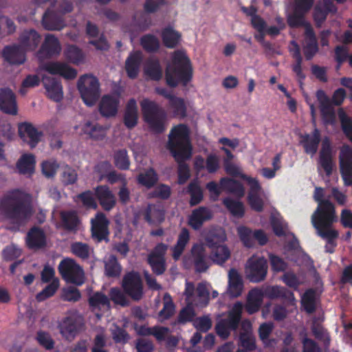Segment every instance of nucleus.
Instances as JSON below:
<instances>
[{
  "label": "nucleus",
  "mask_w": 352,
  "mask_h": 352,
  "mask_svg": "<svg viewBox=\"0 0 352 352\" xmlns=\"http://www.w3.org/2000/svg\"><path fill=\"white\" fill-rule=\"evenodd\" d=\"M167 148L178 164V184H184L190 176L189 166L185 162L190 160L192 154L187 125L179 124L172 128L168 135Z\"/></svg>",
  "instance_id": "f257e3e1"
},
{
  "label": "nucleus",
  "mask_w": 352,
  "mask_h": 352,
  "mask_svg": "<svg viewBox=\"0 0 352 352\" xmlns=\"http://www.w3.org/2000/svg\"><path fill=\"white\" fill-rule=\"evenodd\" d=\"M323 188L316 187L314 199L318 205L311 217V221L318 235L326 239L329 244L335 246V240L338 236V232L331 229L332 224L336 221L335 207L329 200L323 199Z\"/></svg>",
  "instance_id": "f03ea898"
},
{
  "label": "nucleus",
  "mask_w": 352,
  "mask_h": 352,
  "mask_svg": "<svg viewBox=\"0 0 352 352\" xmlns=\"http://www.w3.org/2000/svg\"><path fill=\"white\" fill-rule=\"evenodd\" d=\"M33 213L31 204L19 190L0 199V215L18 227L25 225Z\"/></svg>",
  "instance_id": "7ed1b4c3"
},
{
  "label": "nucleus",
  "mask_w": 352,
  "mask_h": 352,
  "mask_svg": "<svg viewBox=\"0 0 352 352\" xmlns=\"http://www.w3.org/2000/svg\"><path fill=\"white\" fill-rule=\"evenodd\" d=\"M193 67L184 50H177L171 53L166 69L164 79L170 88L179 85L186 87L192 80Z\"/></svg>",
  "instance_id": "20e7f679"
},
{
  "label": "nucleus",
  "mask_w": 352,
  "mask_h": 352,
  "mask_svg": "<svg viewBox=\"0 0 352 352\" xmlns=\"http://www.w3.org/2000/svg\"><path fill=\"white\" fill-rule=\"evenodd\" d=\"M226 240V234L222 229L209 232L205 239L206 245L211 250L210 257L214 263L222 265L230 256V252L223 243Z\"/></svg>",
  "instance_id": "39448f33"
},
{
  "label": "nucleus",
  "mask_w": 352,
  "mask_h": 352,
  "mask_svg": "<svg viewBox=\"0 0 352 352\" xmlns=\"http://www.w3.org/2000/svg\"><path fill=\"white\" fill-rule=\"evenodd\" d=\"M243 308L241 302H236L228 311L227 317L217 322L215 331L221 339H227L231 331H236L238 329L241 321Z\"/></svg>",
  "instance_id": "423d86ee"
},
{
  "label": "nucleus",
  "mask_w": 352,
  "mask_h": 352,
  "mask_svg": "<svg viewBox=\"0 0 352 352\" xmlns=\"http://www.w3.org/2000/svg\"><path fill=\"white\" fill-rule=\"evenodd\" d=\"M77 87L83 102L89 107L94 106L100 96L98 78L91 74L82 75L78 80Z\"/></svg>",
  "instance_id": "0eeeda50"
},
{
  "label": "nucleus",
  "mask_w": 352,
  "mask_h": 352,
  "mask_svg": "<svg viewBox=\"0 0 352 352\" xmlns=\"http://www.w3.org/2000/svg\"><path fill=\"white\" fill-rule=\"evenodd\" d=\"M58 272L67 283L81 285L85 282L82 268L72 258H63L58 267Z\"/></svg>",
  "instance_id": "6e6552de"
},
{
  "label": "nucleus",
  "mask_w": 352,
  "mask_h": 352,
  "mask_svg": "<svg viewBox=\"0 0 352 352\" xmlns=\"http://www.w3.org/2000/svg\"><path fill=\"white\" fill-rule=\"evenodd\" d=\"M122 287L124 292L133 300L138 301L144 294L143 282L138 272H127L122 278Z\"/></svg>",
  "instance_id": "1a4fd4ad"
},
{
  "label": "nucleus",
  "mask_w": 352,
  "mask_h": 352,
  "mask_svg": "<svg viewBox=\"0 0 352 352\" xmlns=\"http://www.w3.org/2000/svg\"><path fill=\"white\" fill-rule=\"evenodd\" d=\"M91 238L96 243L104 241L109 242V220L105 214L102 212H97L94 217L91 219Z\"/></svg>",
  "instance_id": "9d476101"
},
{
  "label": "nucleus",
  "mask_w": 352,
  "mask_h": 352,
  "mask_svg": "<svg viewBox=\"0 0 352 352\" xmlns=\"http://www.w3.org/2000/svg\"><path fill=\"white\" fill-rule=\"evenodd\" d=\"M339 164L344 184L352 186V148L349 145L344 144L340 148Z\"/></svg>",
  "instance_id": "9b49d317"
},
{
  "label": "nucleus",
  "mask_w": 352,
  "mask_h": 352,
  "mask_svg": "<svg viewBox=\"0 0 352 352\" xmlns=\"http://www.w3.org/2000/svg\"><path fill=\"white\" fill-rule=\"evenodd\" d=\"M190 260L194 266L195 271L197 273L206 272L210 267V262L203 244L196 243L192 245Z\"/></svg>",
  "instance_id": "f8f14e48"
},
{
  "label": "nucleus",
  "mask_w": 352,
  "mask_h": 352,
  "mask_svg": "<svg viewBox=\"0 0 352 352\" xmlns=\"http://www.w3.org/2000/svg\"><path fill=\"white\" fill-rule=\"evenodd\" d=\"M248 279L252 283H259L265 280L267 273V261L264 257L248 261Z\"/></svg>",
  "instance_id": "ddd939ff"
},
{
  "label": "nucleus",
  "mask_w": 352,
  "mask_h": 352,
  "mask_svg": "<svg viewBox=\"0 0 352 352\" xmlns=\"http://www.w3.org/2000/svg\"><path fill=\"white\" fill-rule=\"evenodd\" d=\"M0 111L11 116L18 113L16 95L10 88H0Z\"/></svg>",
  "instance_id": "4468645a"
},
{
  "label": "nucleus",
  "mask_w": 352,
  "mask_h": 352,
  "mask_svg": "<svg viewBox=\"0 0 352 352\" xmlns=\"http://www.w3.org/2000/svg\"><path fill=\"white\" fill-rule=\"evenodd\" d=\"M41 35L34 29H25L19 34V44L26 51H35L41 42Z\"/></svg>",
  "instance_id": "2eb2a0df"
},
{
  "label": "nucleus",
  "mask_w": 352,
  "mask_h": 352,
  "mask_svg": "<svg viewBox=\"0 0 352 352\" xmlns=\"http://www.w3.org/2000/svg\"><path fill=\"white\" fill-rule=\"evenodd\" d=\"M81 325V318L75 316H69L63 319L58 327L60 333L65 339L72 340L77 335Z\"/></svg>",
  "instance_id": "dca6fc26"
},
{
  "label": "nucleus",
  "mask_w": 352,
  "mask_h": 352,
  "mask_svg": "<svg viewBox=\"0 0 352 352\" xmlns=\"http://www.w3.org/2000/svg\"><path fill=\"white\" fill-rule=\"evenodd\" d=\"M60 51L61 47L58 38L52 34H47L37 52V56L39 58H49L59 54Z\"/></svg>",
  "instance_id": "f3484780"
},
{
  "label": "nucleus",
  "mask_w": 352,
  "mask_h": 352,
  "mask_svg": "<svg viewBox=\"0 0 352 352\" xmlns=\"http://www.w3.org/2000/svg\"><path fill=\"white\" fill-rule=\"evenodd\" d=\"M143 60L144 56L141 51H132L129 53L124 64V69L129 78H137L140 74Z\"/></svg>",
  "instance_id": "a211bd4d"
},
{
  "label": "nucleus",
  "mask_w": 352,
  "mask_h": 352,
  "mask_svg": "<svg viewBox=\"0 0 352 352\" xmlns=\"http://www.w3.org/2000/svg\"><path fill=\"white\" fill-rule=\"evenodd\" d=\"M263 289L264 295L269 299H281L285 302L291 305L295 303L296 299L294 293L284 287L268 285L263 287Z\"/></svg>",
  "instance_id": "6ab92c4d"
},
{
  "label": "nucleus",
  "mask_w": 352,
  "mask_h": 352,
  "mask_svg": "<svg viewBox=\"0 0 352 352\" xmlns=\"http://www.w3.org/2000/svg\"><path fill=\"white\" fill-rule=\"evenodd\" d=\"M42 82L46 90L47 96L54 102H60L63 98L60 81L56 78L44 75Z\"/></svg>",
  "instance_id": "aec40b11"
},
{
  "label": "nucleus",
  "mask_w": 352,
  "mask_h": 352,
  "mask_svg": "<svg viewBox=\"0 0 352 352\" xmlns=\"http://www.w3.org/2000/svg\"><path fill=\"white\" fill-rule=\"evenodd\" d=\"M26 51L18 43L6 46L2 51L4 60L11 65H21L26 60Z\"/></svg>",
  "instance_id": "412c9836"
},
{
  "label": "nucleus",
  "mask_w": 352,
  "mask_h": 352,
  "mask_svg": "<svg viewBox=\"0 0 352 352\" xmlns=\"http://www.w3.org/2000/svg\"><path fill=\"white\" fill-rule=\"evenodd\" d=\"M120 104V95H104L99 104V111L103 117L110 118L115 116Z\"/></svg>",
  "instance_id": "4be33fe9"
},
{
  "label": "nucleus",
  "mask_w": 352,
  "mask_h": 352,
  "mask_svg": "<svg viewBox=\"0 0 352 352\" xmlns=\"http://www.w3.org/2000/svg\"><path fill=\"white\" fill-rule=\"evenodd\" d=\"M94 195L104 210L110 211L116 206V197L107 185L96 186L94 188Z\"/></svg>",
  "instance_id": "5701e85b"
},
{
  "label": "nucleus",
  "mask_w": 352,
  "mask_h": 352,
  "mask_svg": "<svg viewBox=\"0 0 352 352\" xmlns=\"http://www.w3.org/2000/svg\"><path fill=\"white\" fill-rule=\"evenodd\" d=\"M43 69L52 75H60L67 80H73L77 76V70L65 63L49 62Z\"/></svg>",
  "instance_id": "b1692460"
},
{
  "label": "nucleus",
  "mask_w": 352,
  "mask_h": 352,
  "mask_svg": "<svg viewBox=\"0 0 352 352\" xmlns=\"http://www.w3.org/2000/svg\"><path fill=\"white\" fill-rule=\"evenodd\" d=\"M319 164L324 169L327 176L329 177L333 171V157L331 142L328 138H324L322 142Z\"/></svg>",
  "instance_id": "393cba45"
},
{
  "label": "nucleus",
  "mask_w": 352,
  "mask_h": 352,
  "mask_svg": "<svg viewBox=\"0 0 352 352\" xmlns=\"http://www.w3.org/2000/svg\"><path fill=\"white\" fill-rule=\"evenodd\" d=\"M27 247L30 250H40L46 245V236L44 231L34 226L29 230L25 237Z\"/></svg>",
  "instance_id": "a878e982"
},
{
  "label": "nucleus",
  "mask_w": 352,
  "mask_h": 352,
  "mask_svg": "<svg viewBox=\"0 0 352 352\" xmlns=\"http://www.w3.org/2000/svg\"><path fill=\"white\" fill-rule=\"evenodd\" d=\"M242 331L239 334L240 346L247 351L256 349V339L252 331V324L248 320L241 322Z\"/></svg>",
  "instance_id": "bb28decb"
},
{
  "label": "nucleus",
  "mask_w": 352,
  "mask_h": 352,
  "mask_svg": "<svg viewBox=\"0 0 352 352\" xmlns=\"http://www.w3.org/2000/svg\"><path fill=\"white\" fill-rule=\"evenodd\" d=\"M212 217V213L208 208L200 206L192 211L188 219V225L195 230H198Z\"/></svg>",
  "instance_id": "cd10ccee"
},
{
  "label": "nucleus",
  "mask_w": 352,
  "mask_h": 352,
  "mask_svg": "<svg viewBox=\"0 0 352 352\" xmlns=\"http://www.w3.org/2000/svg\"><path fill=\"white\" fill-rule=\"evenodd\" d=\"M144 10L145 12H136L133 17L134 25L142 30L147 29L151 23L148 14L154 12V0H146Z\"/></svg>",
  "instance_id": "c85d7f7f"
},
{
  "label": "nucleus",
  "mask_w": 352,
  "mask_h": 352,
  "mask_svg": "<svg viewBox=\"0 0 352 352\" xmlns=\"http://www.w3.org/2000/svg\"><path fill=\"white\" fill-rule=\"evenodd\" d=\"M42 25L47 30H60L65 27V21L51 9H47L42 18Z\"/></svg>",
  "instance_id": "c756f323"
},
{
  "label": "nucleus",
  "mask_w": 352,
  "mask_h": 352,
  "mask_svg": "<svg viewBox=\"0 0 352 352\" xmlns=\"http://www.w3.org/2000/svg\"><path fill=\"white\" fill-rule=\"evenodd\" d=\"M300 144L303 146L307 154L314 155L316 153L320 142V132L318 129H314L311 134L302 135Z\"/></svg>",
  "instance_id": "7c9ffc66"
},
{
  "label": "nucleus",
  "mask_w": 352,
  "mask_h": 352,
  "mask_svg": "<svg viewBox=\"0 0 352 352\" xmlns=\"http://www.w3.org/2000/svg\"><path fill=\"white\" fill-rule=\"evenodd\" d=\"M19 133L21 137L26 135L29 138V145L32 148L37 145L43 135L42 131H38L32 124L29 122L20 124Z\"/></svg>",
  "instance_id": "2f4dec72"
},
{
  "label": "nucleus",
  "mask_w": 352,
  "mask_h": 352,
  "mask_svg": "<svg viewBox=\"0 0 352 352\" xmlns=\"http://www.w3.org/2000/svg\"><path fill=\"white\" fill-rule=\"evenodd\" d=\"M138 120V112L136 100L134 98H131L126 103L124 113V124L125 126L131 129L134 128Z\"/></svg>",
  "instance_id": "473e14b6"
},
{
  "label": "nucleus",
  "mask_w": 352,
  "mask_h": 352,
  "mask_svg": "<svg viewBox=\"0 0 352 352\" xmlns=\"http://www.w3.org/2000/svg\"><path fill=\"white\" fill-rule=\"evenodd\" d=\"M161 36L164 45L169 49L175 48L182 41V34L170 25L162 30Z\"/></svg>",
  "instance_id": "72a5a7b5"
},
{
  "label": "nucleus",
  "mask_w": 352,
  "mask_h": 352,
  "mask_svg": "<svg viewBox=\"0 0 352 352\" xmlns=\"http://www.w3.org/2000/svg\"><path fill=\"white\" fill-rule=\"evenodd\" d=\"M36 159L32 153H25L18 160L16 167L21 175H32L35 170Z\"/></svg>",
  "instance_id": "f704fd0d"
},
{
  "label": "nucleus",
  "mask_w": 352,
  "mask_h": 352,
  "mask_svg": "<svg viewBox=\"0 0 352 352\" xmlns=\"http://www.w3.org/2000/svg\"><path fill=\"white\" fill-rule=\"evenodd\" d=\"M88 304L92 311H101L102 308L109 309L111 307L110 299L102 292H96L90 295Z\"/></svg>",
  "instance_id": "c9c22d12"
},
{
  "label": "nucleus",
  "mask_w": 352,
  "mask_h": 352,
  "mask_svg": "<svg viewBox=\"0 0 352 352\" xmlns=\"http://www.w3.org/2000/svg\"><path fill=\"white\" fill-rule=\"evenodd\" d=\"M60 226L67 232H76L80 223L79 218L75 211H62L60 212Z\"/></svg>",
  "instance_id": "e433bc0d"
},
{
  "label": "nucleus",
  "mask_w": 352,
  "mask_h": 352,
  "mask_svg": "<svg viewBox=\"0 0 352 352\" xmlns=\"http://www.w3.org/2000/svg\"><path fill=\"white\" fill-rule=\"evenodd\" d=\"M228 294L230 296L236 298L241 294L243 280L239 272L235 269H231L228 274Z\"/></svg>",
  "instance_id": "4c0bfd02"
},
{
  "label": "nucleus",
  "mask_w": 352,
  "mask_h": 352,
  "mask_svg": "<svg viewBox=\"0 0 352 352\" xmlns=\"http://www.w3.org/2000/svg\"><path fill=\"white\" fill-rule=\"evenodd\" d=\"M168 109L173 117L179 120L184 119L187 116V104L182 98L175 96L168 102Z\"/></svg>",
  "instance_id": "58836bf2"
},
{
  "label": "nucleus",
  "mask_w": 352,
  "mask_h": 352,
  "mask_svg": "<svg viewBox=\"0 0 352 352\" xmlns=\"http://www.w3.org/2000/svg\"><path fill=\"white\" fill-rule=\"evenodd\" d=\"M189 240L190 234L188 230L186 228H182L178 236L177 243L173 248L172 256L175 261L179 259Z\"/></svg>",
  "instance_id": "ea45409f"
},
{
  "label": "nucleus",
  "mask_w": 352,
  "mask_h": 352,
  "mask_svg": "<svg viewBox=\"0 0 352 352\" xmlns=\"http://www.w3.org/2000/svg\"><path fill=\"white\" fill-rule=\"evenodd\" d=\"M82 132L94 140H102L106 134L105 129L98 123L87 122L82 128Z\"/></svg>",
  "instance_id": "a19ab883"
},
{
  "label": "nucleus",
  "mask_w": 352,
  "mask_h": 352,
  "mask_svg": "<svg viewBox=\"0 0 352 352\" xmlns=\"http://www.w3.org/2000/svg\"><path fill=\"white\" fill-rule=\"evenodd\" d=\"M64 56L68 62L76 65L82 63L85 60L82 50L75 45H69L66 47Z\"/></svg>",
  "instance_id": "79ce46f5"
},
{
  "label": "nucleus",
  "mask_w": 352,
  "mask_h": 352,
  "mask_svg": "<svg viewBox=\"0 0 352 352\" xmlns=\"http://www.w3.org/2000/svg\"><path fill=\"white\" fill-rule=\"evenodd\" d=\"M291 43L294 45V49L290 51L292 52V57L295 59V63L292 65V70L300 80H304L306 76L302 72V58L300 47L294 41H292Z\"/></svg>",
  "instance_id": "37998d69"
},
{
  "label": "nucleus",
  "mask_w": 352,
  "mask_h": 352,
  "mask_svg": "<svg viewBox=\"0 0 352 352\" xmlns=\"http://www.w3.org/2000/svg\"><path fill=\"white\" fill-rule=\"evenodd\" d=\"M220 185L222 190H227L239 197L244 195V188L238 181L228 177H223L220 179Z\"/></svg>",
  "instance_id": "c03bdc74"
},
{
  "label": "nucleus",
  "mask_w": 352,
  "mask_h": 352,
  "mask_svg": "<svg viewBox=\"0 0 352 352\" xmlns=\"http://www.w3.org/2000/svg\"><path fill=\"white\" fill-rule=\"evenodd\" d=\"M143 120L148 124L151 129H154V101L144 99L140 102Z\"/></svg>",
  "instance_id": "a18cd8bd"
},
{
  "label": "nucleus",
  "mask_w": 352,
  "mask_h": 352,
  "mask_svg": "<svg viewBox=\"0 0 352 352\" xmlns=\"http://www.w3.org/2000/svg\"><path fill=\"white\" fill-rule=\"evenodd\" d=\"M223 204L234 217L241 218L244 216L245 208L241 201L226 197L223 200Z\"/></svg>",
  "instance_id": "49530a36"
},
{
  "label": "nucleus",
  "mask_w": 352,
  "mask_h": 352,
  "mask_svg": "<svg viewBox=\"0 0 352 352\" xmlns=\"http://www.w3.org/2000/svg\"><path fill=\"white\" fill-rule=\"evenodd\" d=\"M190 195V205L194 206L198 205L203 199V191L197 180L190 182L187 190Z\"/></svg>",
  "instance_id": "de8ad7c7"
},
{
  "label": "nucleus",
  "mask_w": 352,
  "mask_h": 352,
  "mask_svg": "<svg viewBox=\"0 0 352 352\" xmlns=\"http://www.w3.org/2000/svg\"><path fill=\"white\" fill-rule=\"evenodd\" d=\"M105 274L108 277L116 278L120 276L122 270L121 265L116 256L111 255L104 264Z\"/></svg>",
  "instance_id": "09e8293b"
},
{
  "label": "nucleus",
  "mask_w": 352,
  "mask_h": 352,
  "mask_svg": "<svg viewBox=\"0 0 352 352\" xmlns=\"http://www.w3.org/2000/svg\"><path fill=\"white\" fill-rule=\"evenodd\" d=\"M301 304L305 311L308 314L315 312L316 307V294L312 289H307L302 296Z\"/></svg>",
  "instance_id": "8fccbe9b"
},
{
  "label": "nucleus",
  "mask_w": 352,
  "mask_h": 352,
  "mask_svg": "<svg viewBox=\"0 0 352 352\" xmlns=\"http://www.w3.org/2000/svg\"><path fill=\"white\" fill-rule=\"evenodd\" d=\"M164 307L159 312L158 317L160 320H166L170 318L175 313V307L172 298L168 293H166L163 298Z\"/></svg>",
  "instance_id": "3c124183"
},
{
  "label": "nucleus",
  "mask_w": 352,
  "mask_h": 352,
  "mask_svg": "<svg viewBox=\"0 0 352 352\" xmlns=\"http://www.w3.org/2000/svg\"><path fill=\"white\" fill-rule=\"evenodd\" d=\"M338 117L344 134L352 142V118L342 109L338 110Z\"/></svg>",
  "instance_id": "603ef678"
},
{
  "label": "nucleus",
  "mask_w": 352,
  "mask_h": 352,
  "mask_svg": "<svg viewBox=\"0 0 352 352\" xmlns=\"http://www.w3.org/2000/svg\"><path fill=\"white\" fill-rule=\"evenodd\" d=\"M60 286L58 278H54L41 292L37 294L36 298L38 301H43L54 295Z\"/></svg>",
  "instance_id": "864d4df0"
},
{
  "label": "nucleus",
  "mask_w": 352,
  "mask_h": 352,
  "mask_svg": "<svg viewBox=\"0 0 352 352\" xmlns=\"http://www.w3.org/2000/svg\"><path fill=\"white\" fill-rule=\"evenodd\" d=\"M71 251L73 254L85 261L90 256V246L82 242H74L71 245Z\"/></svg>",
  "instance_id": "5fc2aeb1"
},
{
  "label": "nucleus",
  "mask_w": 352,
  "mask_h": 352,
  "mask_svg": "<svg viewBox=\"0 0 352 352\" xmlns=\"http://www.w3.org/2000/svg\"><path fill=\"white\" fill-rule=\"evenodd\" d=\"M307 12L294 8V12L287 18V23L290 28L302 27L307 23L305 16Z\"/></svg>",
  "instance_id": "6e6d98bb"
},
{
  "label": "nucleus",
  "mask_w": 352,
  "mask_h": 352,
  "mask_svg": "<svg viewBox=\"0 0 352 352\" xmlns=\"http://www.w3.org/2000/svg\"><path fill=\"white\" fill-rule=\"evenodd\" d=\"M114 164L120 170H128L130 166V161L125 149L118 150L113 155Z\"/></svg>",
  "instance_id": "4d7b16f0"
},
{
  "label": "nucleus",
  "mask_w": 352,
  "mask_h": 352,
  "mask_svg": "<svg viewBox=\"0 0 352 352\" xmlns=\"http://www.w3.org/2000/svg\"><path fill=\"white\" fill-rule=\"evenodd\" d=\"M166 122V113L155 103V134L165 131Z\"/></svg>",
  "instance_id": "13d9d810"
},
{
  "label": "nucleus",
  "mask_w": 352,
  "mask_h": 352,
  "mask_svg": "<svg viewBox=\"0 0 352 352\" xmlns=\"http://www.w3.org/2000/svg\"><path fill=\"white\" fill-rule=\"evenodd\" d=\"M123 292L119 287L111 288L109 295L110 300H112L114 304L120 305L122 307H126L129 305V300Z\"/></svg>",
  "instance_id": "bf43d9fd"
},
{
  "label": "nucleus",
  "mask_w": 352,
  "mask_h": 352,
  "mask_svg": "<svg viewBox=\"0 0 352 352\" xmlns=\"http://www.w3.org/2000/svg\"><path fill=\"white\" fill-rule=\"evenodd\" d=\"M237 233L244 246L252 248L254 245L253 241L254 232L250 228L244 226H239L237 228Z\"/></svg>",
  "instance_id": "052dcab7"
},
{
  "label": "nucleus",
  "mask_w": 352,
  "mask_h": 352,
  "mask_svg": "<svg viewBox=\"0 0 352 352\" xmlns=\"http://www.w3.org/2000/svg\"><path fill=\"white\" fill-rule=\"evenodd\" d=\"M138 182L140 185L151 188L154 186V168H150L148 170L140 173L137 177Z\"/></svg>",
  "instance_id": "680f3d73"
},
{
  "label": "nucleus",
  "mask_w": 352,
  "mask_h": 352,
  "mask_svg": "<svg viewBox=\"0 0 352 352\" xmlns=\"http://www.w3.org/2000/svg\"><path fill=\"white\" fill-rule=\"evenodd\" d=\"M94 193L91 190H86L78 195L77 197L82 205L88 208L97 209L98 204L94 198Z\"/></svg>",
  "instance_id": "e2e57ef3"
},
{
  "label": "nucleus",
  "mask_w": 352,
  "mask_h": 352,
  "mask_svg": "<svg viewBox=\"0 0 352 352\" xmlns=\"http://www.w3.org/2000/svg\"><path fill=\"white\" fill-rule=\"evenodd\" d=\"M320 110L324 124H333L335 123L336 114L331 104L320 107Z\"/></svg>",
  "instance_id": "0e129e2a"
},
{
  "label": "nucleus",
  "mask_w": 352,
  "mask_h": 352,
  "mask_svg": "<svg viewBox=\"0 0 352 352\" xmlns=\"http://www.w3.org/2000/svg\"><path fill=\"white\" fill-rule=\"evenodd\" d=\"M40 83V79L37 75H28L23 80L19 92L24 96L28 92V88L35 87Z\"/></svg>",
  "instance_id": "69168bd1"
},
{
  "label": "nucleus",
  "mask_w": 352,
  "mask_h": 352,
  "mask_svg": "<svg viewBox=\"0 0 352 352\" xmlns=\"http://www.w3.org/2000/svg\"><path fill=\"white\" fill-rule=\"evenodd\" d=\"M59 166L55 161H44L41 164L43 174L46 177H53L58 168Z\"/></svg>",
  "instance_id": "338daca9"
},
{
  "label": "nucleus",
  "mask_w": 352,
  "mask_h": 352,
  "mask_svg": "<svg viewBox=\"0 0 352 352\" xmlns=\"http://www.w3.org/2000/svg\"><path fill=\"white\" fill-rule=\"evenodd\" d=\"M36 340L40 345L47 350H51L54 346V342L49 333L45 331H38L36 336Z\"/></svg>",
  "instance_id": "774afa93"
}]
</instances>
